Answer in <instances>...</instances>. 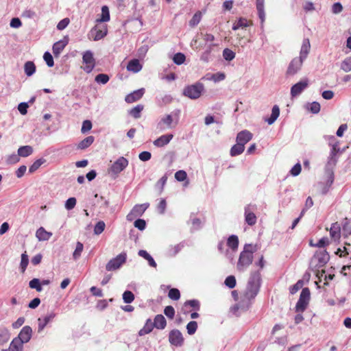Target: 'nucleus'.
I'll use <instances>...</instances> for the list:
<instances>
[{
	"instance_id": "1",
	"label": "nucleus",
	"mask_w": 351,
	"mask_h": 351,
	"mask_svg": "<svg viewBox=\"0 0 351 351\" xmlns=\"http://www.w3.org/2000/svg\"><path fill=\"white\" fill-rule=\"evenodd\" d=\"M261 283V275L260 271H256L252 272L249 278L247 289L244 294V300H247V305L245 307L241 302L239 303L234 308L237 309L242 308L247 309L249 307V302L250 300L254 299L258 294Z\"/></svg>"
},
{
	"instance_id": "2",
	"label": "nucleus",
	"mask_w": 351,
	"mask_h": 351,
	"mask_svg": "<svg viewBox=\"0 0 351 351\" xmlns=\"http://www.w3.org/2000/svg\"><path fill=\"white\" fill-rule=\"evenodd\" d=\"M256 245L245 244L243 250L241 252L237 263V269L240 271L245 270L253 261V254L256 252Z\"/></svg>"
},
{
	"instance_id": "3",
	"label": "nucleus",
	"mask_w": 351,
	"mask_h": 351,
	"mask_svg": "<svg viewBox=\"0 0 351 351\" xmlns=\"http://www.w3.org/2000/svg\"><path fill=\"white\" fill-rule=\"evenodd\" d=\"M180 110L177 109L171 114H166L161 117L156 125V130L162 132L167 130L175 128L179 121Z\"/></svg>"
},
{
	"instance_id": "4",
	"label": "nucleus",
	"mask_w": 351,
	"mask_h": 351,
	"mask_svg": "<svg viewBox=\"0 0 351 351\" xmlns=\"http://www.w3.org/2000/svg\"><path fill=\"white\" fill-rule=\"evenodd\" d=\"M330 259V256L326 250L317 251L311 258V268H320L324 267Z\"/></svg>"
},
{
	"instance_id": "5",
	"label": "nucleus",
	"mask_w": 351,
	"mask_h": 351,
	"mask_svg": "<svg viewBox=\"0 0 351 351\" xmlns=\"http://www.w3.org/2000/svg\"><path fill=\"white\" fill-rule=\"evenodd\" d=\"M204 90V85L197 82L195 84L187 86L183 90V95L191 99L199 98Z\"/></svg>"
},
{
	"instance_id": "6",
	"label": "nucleus",
	"mask_w": 351,
	"mask_h": 351,
	"mask_svg": "<svg viewBox=\"0 0 351 351\" xmlns=\"http://www.w3.org/2000/svg\"><path fill=\"white\" fill-rule=\"evenodd\" d=\"M344 149H341L339 145H335L331 147L329 156L327 158V162L326 166H327V169L330 171L331 168H335L336 166L339 156L343 152Z\"/></svg>"
},
{
	"instance_id": "7",
	"label": "nucleus",
	"mask_w": 351,
	"mask_h": 351,
	"mask_svg": "<svg viewBox=\"0 0 351 351\" xmlns=\"http://www.w3.org/2000/svg\"><path fill=\"white\" fill-rule=\"evenodd\" d=\"M310 290L308 288H303L300 295V298L295 305V311L298 313H302L306 308L310 300Z\"/></svg>"
},
{
	"instance_id": "8",
	"label": "nucleus",
	"mask_w": 351,
	"mask_h": 351,
	"mask_svg": "<svg viewBox=\"0 0 351 351\" xmlns=\"http://www.w3.org/2000/svg\"><path fill=\"white\" fill-rule=\"evenodd\" d=\"M128 160L123 156L119 157L109 169V173H111L114 177H117L119 173L123 171L128 165Z\"/></svg>"
},
{
	"instance_id": "9",
	"label": "nucleus",
	"mask_w": 351,
	"mask_h": 351,
	"mask_svg": "<svg viewBox=\"0 0 351 351\" xmlns=\"http://www.w3.org/2000/svg\"><path fill=\"white\" fill-rule=\"evenodd\" d=\"M127 255L125 253H121L115 258H112L106 265L107 271H114L118 269L126 261Z\"/></svg>"
},
{
	"instance_id": "10",
	"label": "nucleus",
	"mask_w": 351,
	"mask_h": 351,
	"mask_svg": "<svg viewBox=\"0 0 351 351\" xmlns=\"http://www.w3.org/2000/svg\"><path fill=\"white\" fill-rule=\"evenodd\" d=\"M82 62L85 64V66L83 67V70L87 73H90L95 66V60L93 56V53L87 50L84 52L82 56Z\"/></svg>"
},
{
	"instance_id": "11",
	"label": "nucleus",
	"mask_w": 351,
	"mask_h": 351,
	"mask_svg": "<svg viewBox=\"0 0 351 351\" xmlns=\"http://www.w3.org/2000/svg\"><path fill=\"white\" fill-rule=\"evenodd\" d=\"M149 206V203L136 204L131 211L127 215L126 219L129 221H133L137 217H141Z\"/></svg>"
},
{
	"instance_id": "12",
	"label": "nucleus",
	"mask_w": 351,
	"mask_h": 351,
	"mask_svg": "<svg viewBox=\"0 0 351 351\" xmlns=\"http://www.w3.org/2000/svg\"><path fill=\"white\" fill-rule=\"evenodd\" d=\"M256 209L255 204H247L245 207V221L249 226H253L256 223V217L254 213Z\"/></svg>"
},
{
	"instance_id": "13",
	"label": "nucleus",
	"mask_w": 351,
	"mask_h": 351,
	"mask_svg": "<svg viewBox=\"0 0 351 351\" xmlns=\"http://www.w3.org/2000/svg\"><path fill=\"white\" fill-rule=\"evenodd\" d=\"M169 343L176 347H180L183 345L184 338L182 332L177 329L172 330L169 334Z\"/></svg>"
},
{
	"instance_id": "14",
	"label": "nucleus",
	"mask_w": 351,
	"mask_h": 351,
	"mask_svg": "<svg viewBox=\"0 0 351 351\" xmlns=\"http://www.w3.org/2000/svg\"><path fill=\"white\" fill-rule=\"evenodd\" d=\"M308 86V79H304L299 82L295 84L291 88V95L292 97H295L300 95L302 91L306 88Z\"/></svg>"
},
{
	"instance_id": "15",
	"label": "nucleus",
	"mask_w": 351,
	"mask_h": 351,
	"mask_svg": "<svg viewBox=\"0 0 351 351\" xmlns=\"http://www.w3.org/2000/svg\"><path fill=\"white\" fill-rule=\"evenodd\" d=\"M303 62V60H302L298 57L293 58L289 64L287 71V74L289 75H293L296 74L300 70Z\"/></svg>"
},
{
	"instance_id": "16",
	"label": "nucleus",
	"mask_w": 351,
	"mask_h": 351,
	"mask_svg": "<svg viewBox=\"0 0 351 351\" xmlns=\"http://www.w3.org/2000/svg\"><path fill=\"white\" fill-rule=\"evenodd\" d=\"M32 329L29 326H24L20 331L18 337H15L19 341H21L22 343H27L32 337Z\"/></svg>"
},
{
	"instance_id": "17",
	"label": "nucleus",
	"mask_w": 351,
	"mask_h": 351,
	"mask_svg": "<svg viewBox=\"0 0 351 351\" xmlns=\"http://www.w3.org/2000/svg\"><path fill=\"white\" fill-rule=\"evenodd\" d=\"M145 89L143 88L134 90V92L128 94L125 97V101L127 103H133L139 100L144 95Z\"/></svg>"
},
{
	"instance_id": "18",
	"label": "nucleus",
	"mask_w": 351,
	"mask_h": 351,
	"mask_svg": "<svg viewBox=\"0 0 351 351\" xmlns=\"http://www.w3.org/2000/svg\"><path fill=\"white\" fill-rule=\"evenodd\" d=\"M173 135L172 134H167L160 136L159 138L156 139L153 144L157 147H162L167 145L171 140L173 138Z\"/></svg>"
},
{
	"instance_id": "19",
	"label": "nucleus",
	"mask_w": 351,
	"mask_h": 351,
	"mask_svg": "<svg viewBox=\"0 0 351 351\" xmlns=\"http://www.w3.org/2000/svg\"><path fill=\"white\" fill-rule=\"evenodd\" d=\"M252 138V134L247 130H243L237 134V143L245 145Z\"/></svg>"
},
{
	"instance_id": "20",
	"label": "nucleus",
	"mask_w": 351,
	"mask_h": 351,
	"mask_svg": "<svg viewBox=\"0 0 351 351\" xmlns=\"http://www.w3.org/2000/svg\"><path fill=\"white\" fill-rule=\"evenodd\" d=\"M311 48L310 41L308 38H304L300 51V56L298 57L302 60L304 61L307 58Z\"/></svg>"
},
{
	"instance_id": "21",
	"label": "nucleus",
	"mask_w": 351,
	"mask_h": 351,
	"mask_svg": "<svg viewBox=\"0 0 351 351\" xmlns=\"http://www.w3.org/2000/svg\"><path fill=\"white\" fill-rule=\"evenodd\" d=\"M68 44V40L66 39L60 40L55 43L53 45L52 50L55 57H58L62 50Z\"/></svg>"
},
{
	"instance_id": "22",
	"label": "nucleus",
	"mask_w": 351,
	"mask_h": 351,
	"mask_svg": "<svg viewBox=\"0 0 351 351\" xmlns=\"http://www.w3.org/2000/svg\"><path fill=\"white\" fill-rule=\"evenodd\" d=\"M52 236V233L47 232L43 227H40L36 232V237L40 241H48Z\"/></svg>"
},
{
	"instance_id": "23",
	"label": "nucleus",
	"mask_w": 351,
	"mask_h": 351,
	"mask_svg": "<svg viewBox=\"0 0 351 351\" xmlns=\"http://www.w3.org/2000/svg\"><path fill=\"white\" fill-rule=\"evenodd\" d=\"M153 325L155 328L160 330H163L167 326V321L165 317L161 315H157L155 316Z\"/></svg>"
},
{
	"instance_id": "24",
	"label": "nucleus",
	"mask_w": 351,
	"mask_h": 351,
	"mask_svg": "<svg viewBox=\"0 0 351 351\" xmlns=\"http://www.w3.org/2000/svg\"><path fill=\"white\" fill-rule=\"evenodd\" d=\"M265 0H256V6L258 12V17L261 19V24L263 25L265 20V12L264 7Z\"/></svg>"
},
{
	"instance_id": "25",
	"label": "nucleus",
	"mask_w": 351,
	"mask_h": 351,
	"mask_svg": "<svg viewBox=\"0 0 351 351\" xmlns=\"http://www.w3.org/2000/svg\"><path fill=\"white\" fill-rule=\"evenodd\" d=\"M127 69L136 73L142 69V65L140 64L138 60L132 59L128 62Z\"/></svg>"
},
{
	"instance_id": "26",
	"label": "nucleus",
	"mask_w": 351,
	"mask_h": 351,
	"mask_svg": "<svg viewBox=\"0 0 351 351\" xmlns=\"http://www.w3.org/2000/svg\"><path fill=\"white\" fill-rule=\"evenodd\" d=\"M280 115V108L277 105H274L271 110L270 117L265 119V121L269 124H273Z\"/></svg>"
},
{
	"instance_id": "27",
	"label": "nucleus",
	"mask_w": 351,
	"mask_h": 351,
	"mask_svg": "<svg viewBox=\"0 0 351 351\" xmlns=\"http://www.w3.org/2000/svg\"><path fill=\"white\" fill-rule=\"evenodd\" d=\"M154 327V326L153 325L152 319L149 318L147 319L143 328H141L139 330L138 335L143 336L145 335L150 333L152 331Z\"/></svg>"
},
{
	"instance_id": "28",
	"label": "nucleus",
	"mask_w": 351,
	"mask_h": 351,
	"mask_svg": "<svg viewBox=\"0 0 351 351\" xmlns=\"http://www.w3.org/2000/svg\"><path fill=\"white\" fill-rule=\"evenodd\" d=\"M94 141H95L94 136H88L86 137L84 139H83L82 141H81L77 144V147L78 149H85L87 147H88L89 146H90L93 143Z\"/></svg>"
},
{
	"instance_id": "29",
	"label": "nucleus",
	"mask_w": 351,
	"mask_h": 351,
	"mask_svg": "<svg viewBox=\"0 0 351 351\" xmlns=\"http://www.w3.org/2000/svg\"><path fill=\"white\" fill-rule=\"evenodd\" d=\"M330 235L335 241L340 238V226L337 223H334L331 225Z\"/></svg>"
},
{
	"instance_id": "30",
	"label": "nucleus",
	"mask_w": 351,
	"mask_h": 351,
	"mask_svg": "<svg viewBox=\"0 0 351 351\" xmlns=\"http://www.w3.org/2000/svg\"><path fill=\"white\" fill-rule=\"evenodd\" d=\"M8 351H23V343L21 341H19L14 338L10 344Z\"/></svg>"
},
{
	"instance_id": "31",
	"label": "nucleus",
	"mask_w": 351,
	"mask_h": 351,
	"mask_svg": "<svg viewBox=\"0 0 351 351\" xmlns=\"http://www.w3.org/2000/svg\"><path fill=\"white\" fill-rule=\"evenodd\" d=\"M227 245L230 247L232 251H236L239 246L238 237L234 234L230 236L227 241Z\"/></svg>"
},
{
	"instance_id": "32",
	"label": "nucleus",
	"mask_w": 351,
	"mask_h": 351,
	"mask_svg": "<svg viewBox=\"0 0 351 351\" xmlns=\"http://www.w3.org/2000/svg\"><path fill=\"white\" fill-rule=\"evenodd\" d=\"M17 152L21 157H27L33 153V148L29 145L21 146Z\"/></svg>"
},
{
	"instance_id": "33",
	"label": "nucleus",
	"mask_w": 351,
	"mask_h": 351,
	"mask_svg": "<svg viewBox=\"0 0 351 351\" xmlns=\"http://www.w3.org/2000/svg\"><path fill=\"white\" fill-rule=\"evenodd\" d=\"M24 71L27 76H32L36 72L35 64L32 61L26 62L24 65Z\"/></svg>"
},
{
	"instance_id": "34",
	"label": "nucleus",
	"mask_w": 351,
	"mask_h": 351,
	"mask_svg": "<svg viewBox=\"0 0 351 351\" xmlns=\"http://www.w3.org/2000/svg\"><path fill=\"white\" fill-rule=\"evenodd\" d=\"M245 149V145L241 143H237L230 149V155L232 156H239L243 152Z\"/></svg>"
},
{
	"instance_id": "35",
	"label": "nucleus",
	"mask_w": 351,
	"mask_h": 351,
	"mask_svg": "<svg viewBox=\"0 0 351 351\" xmlns=\"http://www.w3.org/2000/svg\"><path fill=\"white\" fill-rule=\"evenodd\" d=\"M110 20V12L107 5H103L101 8V14L99 19H97L99 22H107Z\"/></svg>"
},
{
	"instance_id": "36",
	"label": "nucleus",
	"mask_w": 351,
	"mask_h": 351,
	"mask_svg": "<svg viewBox=\"0 0 351 351\" xmlns=\"http://www.w3.org/2000/svg\"><path fill=\"white\" fill-rule=\"evenodd\" d=\"M248 26V23L246 19L239 18V20L235 22L232 25L233 30H237L239 28H243Z\"/></svg>"
},
{
	"instance_id": "37",
	"label": "nucleus",
	"mask_w": 351,
	"mask_h": 351,
	"mask_svg": "<svg viewBox=\"0 0 351 351\" xmlns=\"http://www.w3.org/2000/svg\"><path fill=\"white\" fill-rule=\"evenodd\" d=\"M201 19V12L198 11L195 12V14L193 16L192 19L189 22V25L192 27L197 26L199 23Z\"/></svg>"
},
{
	"instance_id": "38",
	"label": "nucleus",
	"mask_w": 351,
	"mask_h": 351,
	"mask_svg": "<svg viewBox=\"0 0 351 351\" xmlns=\"http://www.w3.org/2000/svg\"><path fill=\"white\" fill-rule=\"evenodd\" d=\"M29 263V258L26 252L21 254V260L20 263V269L22 273H24Z\"/></svg>"
},
{
	"instance_id": "39",
	"label": "nucleus",
	"mask_w": 351,
	"mask_h": 351,
	"mask_svg": "<svg viewBox=\"0 0 351 351\" xmlns=\"http://www.w3.org/2000/svg\"><path fill=\"white\" fill-rule=\"evenodd\" d=\"M45 160L43 158H39L36 160L29 168V173H32L35 172L43 163L45 162Z\"/></svg>"
},
{
	"instance_id": "40",
	"label": "nucleus",
	"mask_w": 351,
	"mask_h": 351,
	"mask_svg": "<svg viewBox=\"0 0 351 351\" xmlns=\"http://www.w3.org/2000/svg\"><path fill=\"white\" fill-rule=\"evenodd\" d=\"M143 110V105H137L134 108H132L130 111V114L135 119H138L141 117V112Z\"/></svg>"
},
{
	"instance_id": "41",
	"label": "nucleus",
	"mask_w": 351,
	"mask_h": 351,
	"mask_svg": "<svg viewBox=\"0 0 351 351\" xmlns=\"http://www.w3.org/2000/svg\"><path fill=\"white\" fill-rule=\"evenodd\" d=\"M29 286L31 289H34L38 292L43 290L40 280L38 278H33L29 282Z\"/></svg>"
},
{
	"instance_id": "42",
	"label": "nucleus",
	"mask_w": 351,
	"mask_h": 351,
	"mask_svg": "<svg viewBox=\"0 0 351 351\" xmlns=\"http://www.w3.org/2000/svg\"><path fill=\"white\" fill-rule=\"evenodd\" d=\"M341 69L346 73L351 71V56L347 57L342 61Z\"/></svg>"
},
{
	"instance_id": "43",
	"label": "nucleus",
	"mask_w": 351,
	"mask_h": 351,
	"mask_svg": "<svg viewBox=\"0 0 351 351\" xmlns=\"http://www.w3.org/2000/svg\"><path fill=\"white\" fill-rule=\"evenodd\" d=\"M123 300L125 303L130 304L134 300V295L131 291H125L123 293Z\"/></svg>"
},
{
	"instance_id": "44",
	"label": "nucleus",
	"mask_w": 351,
	"mask_h": 351,
	"mask_svg": "<svg viewBox=\"0 0 351 351\" xmlns=\"http://www.w3.org/2000/svg\"><path fill=\"white\" fill-rule=\"evenodd\" d=\"M110 80L107 74L100 73L96 75L95 81L98 84H106Z\"/></svg>"
},
{
	"instance_id": "45",
	"label": "nucleus",
	"mask_w": 351,
	"mask_h": 351,
	"mask_svg": "<svg viewBox=\"0 0 351 351\" xmlns=\"http://www.w3.org/2000/svg\"><path fill=\"white\" fill-rule=\"evenodd\" d=\"M186 57L184 53L178 52L176 53L173 58V62L178 65L183 64L185 61Z\"/></svg>"
},
{
	"instance_id": "46",
	"label": "nucleus",
	"mask_w": 351,
	"mask_h": 351,
	"mask_svg": "<svg viewBox=\"0 0 351 351\" xmlns=\"http://www.w3.org/2000/svg\"><path fill=\"white\" fill-rule=\"evenodd\" d=\"M197 329V323L195 321H191L186 325V330L189 335L195 334Z\"/></svg>"
},
{
	"instance_id": "47",
	"label": "nucleus",
	"mask_w": 351,
	"mask_h": 351,
	"mask_svg": "<svg viewBox=\"0 0 351 351\" xmlns=\"http://www.w3.org/2000/svg\"><path fill=\"white\" fill-rule=\"evenodd\" d=\"M105 227H106V224H105L104 221H98L94 227V234L96 235H99V234H101L104 232Z\"/></svg>"
},
{
	"instance_id": "48",
	"label": "nucleus",
	"mask_w": 351,
	"mask_h": 351,
	"mask_svg": "<svg viewBox=\"0 0 351 351\" xmlns=\"http://www.w3.org/2000/svg\"><path fill=\"white\" fill-rule=\"evenodd\" d=\"M223 56L226 60L231 61L235 58V53L230 49H225L223 51Z\"/></svg>"
},
{
	"instance_id": "49",
	"label": "nucleus",
	"mask_w": 351,
	"mask_h": 351,
	"mask_svg": "<svg viewBox=\"0 0 351 351\" xmlns=\"http://www.w3.org/2000/svg\"><path fill=\"white\" fill-rule=\"evenodd\" d=\"M236 278L234 276H228L225 281L224 284L226 287H228L230 289H233L236 286Z\"/></svg>"
},
{
	"instance_id": "50",
	"label": "nucleus",
	"mask_w": 351,
	"mask_h": 351,
	"mask_svg": "<svg viewBox=\"0 0 351 351\" xmlns=\"http://www.w3.org/2000/svg\"><path fill=\"white\" fill-rule=\"evenodd\" d=\"M304 282L302 280H299L295 285L289 288L290 293L293 295L297 293L303 287Z\"/></svg>"
},
{
	"instance_id": "51",
	"label": "nucleus",
	"mask_w": 351,
	"mask_h": 351,
	"mask_svg": "<svg viewBox=\"0 0 351 351\" xmlns=\"http://www.w3.org/2000/svg\"><path fill=\"white\" fill-rule=\"evenodd\" d=\"M83 248V244L80 242H77L75 250L73 254V257L75 260H77L80 257Z\"/></svg>"
},
{
	"instance_id": "52",
	"label": "nucleus",
	"mask_w": 351,
	"mask_h": 351,
	"mask_svg": "<svg viewBox=\"0 0 351 351\" xmlns=\"http://www.w3.org/2000/svg\"><path fill=\"white\" fill-rule=\"evenodd\" d=\"M169 298L173 300H178L180 298V291L176 288H171L168 293Z\"/></svg>"
},
{
	"instance_id": "53",
	"label": "nucleus",
	"mask_w": 351,
	"mask_h": 351,
	"mask_svg": "<svg viewBox=\"0 0 351 351\" xmlns=\"http://www.w3.org/2000/svg\"><path fill=\"white\" fill-rule=\"evenodd\" d=\"M43 59L49 67H52L54 65L53 58L49 51L45 52Z\"/></svg>"
},
{
	"instance_id": "54",
	"label": "nucleus",
	"mask_w": 351,
	"mask_h": 351,
	"mask_svg": "<svg viewBox=\"0 0 351 351\" xmlns=\"http://www.w3.org/2000/svg\"><path fill=\"white\" fill-rule=\"evenodd\" d=\"M184 306H189L193 308L196 311H199L200 308V304L197 300H189L184 302Z\"/></svg>"
},
{
	"instance_id": "55",
	"label": "nucleus",
	"mask_w": 351,
	"mask_h": 351,
	"mask_svg": "<svg viewBox=\"0 0 351 351\" xmlns=\"http://www.w3.org/2000/svg\"><path fill=\"white\" fill-rule=\"evenodd\" d=\"M184 247V243H180L171 247L169 252V254L171 256H176Z\"/></svg>"
},
{
	"instance_id": "56",
	"label": "nucleus",
	"mask_w": 351,
	"mask_h": 351,
	"mask_svg": "<svg viewBox=\"0 0 351 351\" xmlns=\"http://www.w3.org/2000/svg\"><path fill=\"white\" fill-rule=\"evenodd\" d=\"M134 226L139 230H144L146 228V221L143 219H137L134 221Z\"/></svg>"
},
{
	"instance_id": "57",
	"label": "nucleus",
	"mask_w": 351,
	"mask_h": 351,
	"mask_svg": "<svg viewBox=\"0 0 351 351\" xmlns=\"http://www.w3.org/2000/svg\"><path fill=\"white\" fill-rule=\"evenodd\" d=\"M175 178L179 182H183L187 178V174L184 170H179L175 173Z\"/></svg>"
},
{
	"instance_id": "58",
	"label": "nucleus",
	"mask_w": 351,
	"mask_h": 351,
	"mask_svg": "<svg viewBox=\"0 0 351 351\" xmlns=\"http://www.w3.org/2000/svg\"><path fill=\"white\" fill-rule=\"evenodd\" d=\"M21 16L26 19H34L36 16V13L31 9H26L22 12Z\"/></svg>"
},
{
	"instance_id": "59",
	"label": "nucleus",
	"mask_w": 351,
	"mask_h": 351,
	"mask_svg": "<svg viewBox=\"0 0 351 351\" xmlns=\"http://www.w3.org/2000/svg\"><path fill=\"white\" fill-rule=\"evenodd\" d=\"M76 199L75 197H69L65 202V208L66 210H72L76 205Z\"/></svg>"
},
{
	"instance_id": "60",
	"label": "nucleus",
	"mask_w": 351,
	"mask_h": 351,
	"mask_svg": "<svg viewBox=\"0 0 351 351\" xmlns=\"http://www.w3.org/2000/svg\"><path fill=\"white\" fill-rule=\"evenodd\" d=\"M311 245L318 247H324L325 246L329 244V240L327 237H323L319 240V241L316 244H313L312 242L310 243Z\"/></svg>"
},
{
	"instance_id": "61",
	"label": "nucleus",
	"mask_w": 351,
	"mask_h": 351,
	"mask_svg": "<svg viewBox=\"0 0 351 351\" xmlns=\"http://www.w3.org/2000/svg\"><path fill=\"white\" fill-rule=\"evenodd\" d=\"M165 315L169 319H173L175 315V310L172 306H167L164 310Z\"/></svg>"
},
{
	"instance_id": "62",
	"label": "nucleus",
	"mask_w": 351,
	"mask_h": 351,
	"mask_svg": "<svg viewBox=\"0 0 351 351\" xmlns=\"http://www.w3.org/2000/svg\"><path fill=\"white\" fill-rule=\"evenodd\" d=\"M92 125H92V123L90 121H89V120L84 121L82 123V128H81L82 133L84 134V133L88 132L89 130H90L92 128Z\"/></svg>"
},
{
	"instance_id": "63",
	"label": "nucleus",
	"mask_w": 351,
	"mask_h": 351,
	"mask_svg": "<svg viewBox=\"0 0 351 351\" xmlns=\"http://www.w3.org/2000/svg\"><path fill=\"white\" fill-rule=\"evenodd\" d=\"M167 208V202L165 199H161L160 202L157 206V210L158 213L161 215H163L165 213V210Z\"/></svg>"
},
{
	"instance_id": "64",
	"label": "nucleus",
	"mask_w": 351,
	"mask_h": 351,
	"mask_svg": "<svg viewBox=\"0 0 351 351\" xmlns=\"http://www.w3.org/2000/svg\"><path fill=\"white\" fill-rule=\"evenodd\" d=\"M308 110L313 114H317L320 111V104L317 101H313L310 104Z\"/></svg>"
}]
</instances>
